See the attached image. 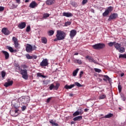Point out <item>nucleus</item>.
Instances as JSON below:
<instances>
[{
    "label": "nucleus",
    "mask_w": 126,
    "mask_h": 126,
    "mask_svg": "<svg viewBox=\"0 0 126 126\" xmlns=\"http://www.w3.org/2000/svg\"><path fill=\"white\" fill-rule=\"evenodd\" d=\"M57 35L56 37L58 38V41H61L62 40L64 39V38H65V36L66 35L65 34V32L63 31H57Z\"/></svg>",
    "instance_id": "f257e3e1"
},
{
    "label": "nucleus",
    "mask_w": 126,
    "mask_h": 126,
    "mask_svg": "<svg viewBox=\"0 0 126 126\" xmlns=\"http://www.w3.org/2000/svg\"><path fill=\"white\" fill-rule=\"evenodd\" d=\"M18 101L19 103H22V104H24V105H26V104L30 102V97L28 96H23L20 97Z\"/></svg>",
    "instance_id": "f03ea898"
},
{
    "label": "nucleus",
    "mask_w": 126,
    "mask_h": 126,
    "mask_svg": "<svg viewBox=\"0 0 126 126\" xmlns=\"http://www.w3.org/2000/svg\"><path fill=\"white\" fill-rule=\"evenodd\" d=\"M37 49V47L36 46L33 45V46L30 44H27V46L26 47V51L27 53H32L33 51H35Z\"/></svg>",
    "instance_id": "7ed1b4c3"
},
{
    "label": "nucleus",
    "mask_w": 126,
    "mask_h": 126,
    "mask_svg": "<svg viewBox=\"0 0 126 126\" xmlns=\"http://www.w3.org/2000/svg\"><path fill=\"white\" fill-rule=\"evenodd\" d=\"M92 47L94 50H102L106 47V45L104 43H99L93 45Z\"/></svg>",
    "instance_id": "20e7f679"
},
{
    "label": "nucleus",
    "mask_w": 126,
    "mask_h": 126,
    "mask_svg": "<svg viewBox=\"0 0 126 126\" xmlns=\"http://www.w3.org/2000/svg\"><path fill=\"white\" fill-rule=\"evenodd\" d=\"M20 74L22 75V78L25 79V80H27L28 79V72H27V69H21L20 71Z\"/></svg>",
    "instance_id": "39448f33"
},
{
    "label": "nucleus",
    "mask_w": 126,
    "mask_h": 126,
    "mask_svg": "<svg viewBox=\"0 0 126 126\" xmlns=\"http://www.w3.org/2000/svg\"><path fill=\"white\" fill-rule=\"evenodd\" d=\"M12 41H13L14 42L15 48H16V49H20V44L18 43V39H17V38H16L15 36H13L12 37Z\"/></svg>",
    "instance_id": "423d86ee"
},
{
    "label": "nucleus",
    "mask_w": 126,
    "mask_h": 126,
    "mask_svg": "<svg viewBox=\"0 0 126 126\" xmlns=\"http://www.w3.org/2000/svg\"><path fill=\"white\" fill-rule=\"evenodd\" d=\"M49 65V62L47 59H43L40 63V66H48Z\"/></svg>",
    "instance_id": "0eeeda50"
},
{
    "label": "nucleus",
    "mask_w": 126,
    "mask_h": 126,
    "mask_svg": "<svg viewBox=\"0 0 126 126\" xmlns=\"http://www.w3.org/2000/svg\"><path fill=\"white\" fill-rule=\"evenodd\" d=\"M118 17V14L116 13L111 14L108 19V21H111V20H113L114 19H116Z\"/></svg>",
    "instance_id": "6e6552de"
},
{
    "label": "nucleus",
    "mask_w": 126,
    "mask_h": 126,
    "mask_svg": "<svg viewBox=\"0 0 126 126\" xmlns=\"http://www.w3.org/2000/svg\"><path fill=\"white\" fill-rule=\"evenodd\" d=\"M77 33V32H76V30H72L71 31H70V38L71 39H73L74 38V36L76 35Z\"/></svg>",
    "instance_id": "1a4fd4ad"
},
{
    "label": "nucleus",
    "mask_w": 126,
    "mask_h": 126,
    "mask_svg": "<svg viewBox=\"0 0 126 126\" xmlns=\"http://www.w3.org/2000/svg\"><path fill=\"white\" fill-rule=\"evenodd\" d=\"M2 33L4 35H9L10 34V32L6 28H4L1 30Z\"/></svg>",
    "instance_id": "9d476101"
},
{
    "label": "nucleus",
    "mask_w": 126,
    "mask_h": 126,
    "mask_svg": "<svg viewBox=\"0 0 126 126\" xmlns=\"http://www.w3.org/2000/svg\"><path fill=\"white\" fill-rule=\"evenodd\" d=\"M18 28L19 29H24L25 27H26V23L25 22H22L18 26Z\"/></svg>",
    "instance_id": "9b49d317"
},
{
    "label": "nucleus",
    "mask_w": 126,
    "mask_h": 126,
    "mask_svg": "<svg viewBox=\"0 0 126 126\" xmlns=\"http://www.w3.org/2000/svg\"><path fill=\"white\" fill-rule=\"evenodd\" d=\"M38 5V4L35 1H32L30 4V7L31 8H35L36 6Z\"/></svg>",
    "instance_id": "f8f14e48"
},
{
    "label": "nucleus",
    "mask_w": 126,
    "mask_h": 126,
    "mask_svg": "<svg viewBox=\"0 0 126 126\" xmlns=\"http://www.w3.org/2000/svg\"><path fill=\"white\" fill-rule=\"evenodd\" d=\"M63 16H65V17H72L73 14L70 12H63Z\"/></svg>",
    "instance_id": "ddd939ff"
},
{
    "label": "nucleus",
    "mask_w": 126,
    "mask_h": 126,
    "mask_svg": "<svg viewBox=\"0 0 126 126\" xmlns=\"http://www.w3.org/2000/svg\"><path fill=\"white\" fill-rule=\"evenodd\" d=\"M2 53L5 56V60H8L9 59V53L5 51H2Z\"/></svg>",
    "instance_id": "4468645a"
},
{
    "label": "nucleus",
    "mask_w": 126,
    "mask_h": 126,
    "mask_svg": "<svg viewBox=\"0 0 126 126\" xmlns=\"http://www.w3.org/2000/svg\"><path fill=\"white\" fill-rule=\"evenodd\" d=\"M12 84H13V81H10L8 82L5 83V84H4V86L6 88L8 87V86H11Z\"/></svg>",
    "instance_id": "2eb2a0df"
},
{
    "label": "nucleus",
    "mask_w": 126,
    "mask_h": 126,
    "mask_svg": "<svg viewBox=\"0 0 126 126\" xmlns=\"http://www.w3.org/2000/svg\"><path fill=\"white\" fill-rule=\"evenodd\" d=\"M55 3V0H47L46 1V4L47 5H52Z\"/></svg>",
    "instance_id": "dca6fc26"
},
{
    "label": "nucleus",
    "mask_w": 126,
    "mask_h": 126,
    "mask_svg": "<svg viewBox=\"0 0 126 126\" xmlns=\"http://www.w3.org/2000/svg\"><path fill=\"white\" fill-rule=\"evenodd\" d=\"M49 123L52 125V126H59V124L56 123V120L54 121L53 120H51L49 121Z\"/></svg>",
    "instance_id": "f3484780"
},
{
    "label": "nucleus",
    "mask_w": 126,
    "mask_h": 126,
    "mask_svg": "<svg viewBox=\"0 0 126 126\" xmlns=\"http://www.w3.org/2000/svg\"><path fill=\"white\" fill-rule=\"evenodd\" d=\"M75 122L81 121L82 120V117L81 116H77L73 119Z\"/></svg>",
    "instance_id": "a211bd4d"
},
{
    "label": "nucleus",
    "mask_w": 126,
    "mask_h": 126,
    "mask_svg": "<svg viewBox=\"0 0 126 126\" xmlns=\"http://www.w3.org/2000/svg\"><path fill=\"white\" fill-rule=\"evenodd\" d=\"M121 44L116 43L114 44V47L116 49V50H120V48H121Z\"/></svg>",
    "instance_id": "6ab92c4d"
},
{
    "label": "nucleus",
    "mask_w": 126,
    "mask_h": 126,
    "mask_svg": "<svg viewBox=\"0 0 126 126\" xmlns=\"http://www.w3.org/2000/svg\"><path fill=\"white\" fill-rule=\"evenodd\" d=\"M73 87H74V84H72L70 85V86L66 85L64 86V88H65V89H71V88H73Z\"/></svg>",
    "instance_id": "aec40b11"
},
{
    "label": "nucleus",
    "mask_w": 126,
    "mask_h": 126,
    "mask_svg": "<svg viewBox=\"0 0 126 126\" xmlns=\"http://www.w3.org/2000/svg\"><path fill=\"white\" fill-rule=\"evenodd\" d=\"M113 9H114V7L113 6L108 7L105 10H106L109 13L113 11Z\"/></svg>",
    "instance_id": "412c9836"
},
{
    "label": "nucleus",
    "mask_w": 126,
    "mask_h": 126,
    "mask_svg": "<svg viewBox=\"0 0 126 126\" xmlns=\"http://www.w3.org/2000/svg\"><path fill=\"white\" fill-rule=\"evenodd\" d=\"M104 77L105 78H103V80H104V81H107V79L108 80V81L109 82H111V81H112V79H111V78L110 77H109L108 76V75H104Z\"/></svg>",
    "instance_id": "4be33fe9"
},
{
    "label": "nucleus",
    "mask_w": 126,
    "mask_h": 126,
    "mask_svg": "<svg viewBox=\"0 0 126 126\" xmlns=\"http://www.w3.org/2000/svg\"><path fill=\"white\" fill-rule=\"evenodd\" d=\"M47 42L48 40L46 37H43L41 38V42L43 43V44H47Z\"/></svg>",
    "instance_id": "5701e85b"
},
{
    "label": "nucleus",
    "mask_w": 126,
    "mask_h": 126,
    "mask_svg": "<svg viewBox=\"0 0 126 126\" xmlns=\"http://www.w3.org/2000/svg\"><path fill=\"white\" fill-rule=\"evenodd\" d=\"M79 115H81V112L78 111H76L73 114V117H76V116H79Z\"/></svg>",
    "instance_id": "b1692460"
},
{
    "label": "nucleus",
    "mask_w": 126,
    "mask_h": 126,
    "mask_svg": "<svg viewBox=\"0 0 126 126\" xmlns=\"http://www.w3.org/2000/svg\"><path fill=\"white\" fill-rule=\"evenodd\" d=\"M114 116V114L112 113H109L104 116L105 119H109V118H112Z\"/></svg>",
    "instance_id": "393cba45"
},
{
    "label": "nucleus",
    "mask_w": 126,
    "mask_h": 126,
    "mask_svg": "<svg viewBox=\"0 0 126 126\" xmlns=\"http://www.w3.org/2000/svg\"><path fill=\"white\" fill-rule=\"evenodd\" d=\"M6 48L8 50H9V52H10V53H14V50H13V48L12 47H11V46H7L6 47Z\"/></svg>",
    "instance_id": "a878e982"
},
{
    "label": "nucleus",
    "mask_w": 126,
    "mask_h": 126,
    "mask_svg": "<svg viewBox=\"0 0 126 126\" xmlns=\"http://www.w3.org/2000/svg\"><path fill=\"white\" fill-rule=\"evenodd\" d=\"M74 63H78L79 64H81L82 63V62L81 61V60H80V59H75L74 60Z\"/></svg>",
    "instance_id": "bb28decb"
},
{
    "label": "nucleus",
    "mask_w": 126,
    "mask_h": 126,
    "mask_svg": "<svg viewBox=\"0 0 126 126\" xmlns=\"http://www.w3.org/2000/svg\"><path fill=\"white\" fill-rule=\"evenodd\" d=\"M78 70H79V68H77L76 70H74L73 72V76H76L77 74V72H78Z\"/></svg>",
    "instance_id": "cd10ccee"
},
{
    "label": "nucleus",
    "mask_w": 126,
    "mask_h": 126,
    "mask_svg": "<svg viewBox=\"0 0 126 126\" xmlns=\"http://www.w3.org/2000/svg\"><path fill=\"white\" fill-rule=\"evenodd\" d=\"M119 52L120 53H125V51H126V49L124 47H120L119 49L118 50Z\"/></svg>",
    "instance_id": "c85d7f7f"
},
{
    "label": "nucleus",
    "mask_w": 126,
    "mask_h": 126,
    "mask_svg": "<svg viewBox=\"0 0 126 126\" xmlns=\"http://www.w3.org/2000/svg\"><path fill=\"white\" fill-rule=\"evenodd\" d=\"M119 59H126V54H120L119 56Z\"/></svg>",
    "instance_id": "c756f323"
},
{
    "label": "nucleus",
    "mask_w": 126,
    "mask_h": 126,
    "mask_svg": "<svg viewBox=\"0 0 126 126\" xmlns=\"http://www.w3.org/2000/svg\"><path fill=\"white\" fill-rule=\"evenodd\" d=\"M26 57L28 60H32V59H33V56H30L29 54H26Z\"/></svg>",
    "instance_id": "7c9ffc66"
},
{
    "label": "nucleus",
    "mask_w": 126,
    "mask_h": 126,
    "mask_svg": "<svg viewBox=\"0 0 126 126\" xmlns=\"http://www.w3.org/2000/svg\"><path fill=\"white\" fill-rule=\"evenodd\" d=\"M60 87V83H56V86H54V90H58Z\"/></svg>",
    "instance_id": "2f4dec72"
},
{
    "label": "nucleus",
    "mask_w": 126,
    "mask_h": 126,
    "mask_svg": "<svg viewBox=\"0 0 126 126\" xmlns=\"http://www.w3.org/2000/svg\"><path fill=\"white\" fill-rule=\"evenodd\" d=\"M106 98V95L105 94H101L100 95L99 97H98V99L99 100H101L102 99H105Z\"/></svg>",
    "instance_id": "473e14b6"
},
{
    "label": "nucleus",
    "mask_w": 126,
    "mask_h": 126,
    "mask_svg": "<svg viewBox=\"0 0 126 126\" xmlns=\"http://www.w3.org/2000/svg\"><path fill=\"white\" fill-rule=\"evenodd\" d=\"M110 13L107 12L106 10H105V11H104V12H103L102 13V16H104V17H106L107 16V15H108V14H109Z\"/></svg>",
    "instance_id": "72a5a7b5"
},
{
    "label": "nucleus",
    "mask_w": 126,
    "mask_h": 126,
    "mask_svg": "<svg viewBox=\"0 0 126 126\" xmlns=\"http://www.w3.org/2000/svg\"><path fill=\"white\" fill-rule=\"evenodd\" d=\"M5 74H6V73H5V71H2L1 72V75L2 78H4L5 76Z\"/></svg>",
    "instance_id": "f704fd0d"
},
{
    "label": "nucleus",
    "mask_w": 126,
    "mask_h": 126,
    "mask_svg": "<svg viewBox=\"0 0 126 126\" xmlns=\"http://www.w3.org/2000/svg\"><path fill=\"white\" fill-rule=\"evenodd\" d=\"M17 7V6H16L14 4H11V6H10V8L11 9H13V8H16Z\"/></svg>",
    "instance_id": "c9c22d12"
},
{
    "label": "nucleus",
    "mask_w": 126,
    "mask_h": 126,
    "mask_svg": "<svg viewBox=\"0 0 126 126\" xmlns=\"http://www.w3.org/2000/svg\"><path fill=\"white\" fill-rule=\"evenodd\" d=\"M54 33H55V32L53 30H50L48 32L49 36H53V35H54Z\"/></svg>",
    "instance_id": "e433bc0d"
},
{
    "label": "nucleus",
    "mask_w": 126,
    "mask_h": 126,
    "mask_svg": "<svg viewBox=\"0 0 126 126\" xmlns=\"http://www.w3.org/2000/svg\"><path fill=\"white\" fill-rule=\"evenodd\" d=\"M77 86V87H82V85L78 82H75L74 86Z\"/></svg>",
    "instance_id": "4c0bfd02"
},
{
    "label": "nucleus",
    "mask_w": 126,
    "mask_h": 126,
    "mask_svg": "<svg viewBox=\"0 0 126 126\" xmlns=\"http://www.w3.org/2000/svg\"><path fill=\"white\" fill-rule=\"evenodd\" d=\"M89 62H90L91 63H97V61L94 60V59H93V58H92V59L89 60Z\"/></svg>",
    "instance_id": "58836bf2"
},
{
    "label": "nucleus",
    "mask_w": 126,
    "mask_h": 126,
    "mask_svg": "<svg viewBox=\"0 0 126 126\" xmlns=\"http://www.w3.org/2000/svg\"><path fill=\"white\" fill-rule=\"evenodd\" d=\"M12 106L15 109H18V108H19V106H18V105H17V104H16V103L12 104Z\"/></svg>",
    "instance_id": "ea45409f"
},
{
    "label": "nucleus",
    "mask_w": 126,
    "mask_h": 126,
    "mask_svg": "<svg viewBox=\"0 0 126 126\" xmlns=\"http://www.w3.org/2000/svg\"><path fill=\"white\" fill-rule=\"evenodd\" d=\"M115 42H110L108 43V46H109V47H113L114 45L115 46Z\"/></svg>",
    "instance_id": "a19ab883"
},
{
    "label": "nucleus",
    "mask_w": 126,
    "mask_h": 126,
    "mask_svg": "<svg viewBox=\"0 0 126 126\" xmlns=\"http://www.w3.org/2000/svg\"><path fill=\"white\" fill-rule=\"evenodd\" d=\"M71 5H72V6H74V7H77L78 6L77 3L75 2H72Z\"/></svg>",
    "instance_id": "79ce46f5"
},
{
    "label": "nucleus",
    "mask_w": 126,
    "mask_h": 126,
    "mask_svg": "<svg viewBox=\"0 0 126 126\" xmlns=\"http://www.w3.org/2000/svg\"><path fill=\"white\" fill-rule=\"evenodd\" d=\"M121 97L122 100H123V101H126V97L125 96V95H124L123 94H121Z\"/></svg>",
    "instance_id": "37998d69"
},
{
    "label": "nucleus",
    "mask_w": 126,
    "mask_h": 126,
    "mask_svg": "<svg viewBox=\"0 0 126 126\" xmlns=\"http://www.w3.org/2000/svg\"><path fill=\"white\" fill-rule=\"evenodd\" d=\"M118 90L119 91L120 93L122 92V89L123 88V87H122V86H121L120 84H119L118 85Z\"/></svg>",
    "instance_id": "c03bdc74"
},
{
    "label": "nucleus",
    "mask_w": 126,
    "mask_h": 126,
    "mask_svg": "<svg viewBox=\"0 0 126 126\" xmlns=\"http://www.w3.org/2000/svg\"><path fill=\"white\" fill-rule=\"evenodd\" d=\"M49 16L50 15L49 14L45 13L43 14V18H48Z\"/></svg>",
    "instance_id": "a18cd8bd"
},
{
    "label": "nucleus",
    "mask_w": 126,
    "mask_h": 126,
    "mask_svg": "<svg viewBox=\"0 0 126 126\" xmlns=\"http://www.w3.org/2000/svg\"><path fill=\"white\" fill-rule=\"evenodd\" d=\"M70 24H71V22L67 21L65 23L64 26H69Z\"/></svg>",
    "instance_id": "49530a36"
},
{
    "label": "nucleus",
    "mask_w": 126,
    "mask_h": 126,
    "mask_svg": "<svg viewBox=\"0 0 126 126\" xmlns=\"http://www.w3.org/2000/svg\"><path fill=\"white\" fill-rule=\"evenodd\" d=\"M30 29H31L30 26H28V27H27L26 30V32H30Z\"/></svg>",
    "instance_id": "de8ad7c7"
},
{
    "label": "nucleus",
    "mask_w": 126,
    "mask_h": 126,
    "mask_svg": "<svg viewBox=\"0 0 126 126\" xmlns=\"http://www.w3.org/2000/svg\"><path fill=\"white\" fill-rule=\"evenodd\" d=\"M50 90H53V89L54 90V84H52L49 87Z\"/></svg>",
    "instance_id": "09e8293b"
},
{
    "label": "nucleus",
    "mask_w": 126,
    "mask_h": 126,
    "mask_svg": "<svg viewBox=\"0 0 126 126\" xmlns=\"http://www.w3.org/2000/svg\"><path fill=\"white\" fill-rule=\"evenodd\" d=\"M94 71H95V72H101V71H102V70H101V69H98V68H94Z\"/></svg>",
    "instance_id": "8fccbe9b"
},
{
    "label": "nucleus",
    "mask_w": 126,
    "mask_h": 126,
    "mask_svg": "<svg viewBox=\"0 0 126 126\" xmlns=\"http://www.w3.org/2000/svg\"><path fill=\"white\" fill-rule=\"evenodd\" d=\"M26 106L23 105V106L21 107L22 111H25L26 110Z\"/></svg>",
    "instance_id": "3c124183"
},
{
    "label": "nucleus",
    "mask_w": 126,
    "mask_h": 126,
    "mask_svg": "<svg viewBox=\"0 0 126 126\" xmlns=\"http://www.w3.org/2000/svg\"><path fill=\"white\" fill-rule=\"evenodd\" d=\"M88 1V0H83L82 4H85L86 3H87Z\"/></svg>",
    "instance_id": "603ef678"
},
{
    "label": "nucleus",
    "mask_w": 126,
    "mask_h": 126,
    "mask_svg": "<svg viewBox=\"0 0 126 126\" xmlns=\"http://www.w3.org/2000/svg\"><path fill=\"white\" fill-rule=\"evenodd\" d=\"M51 99H52V97H49L48 98H47V99L46 100V102L50 103V101H51Z\"/></svg>",
    "instance_id": "864d4df0"
},
{
    "label": "nucleus",
    "mask_w": 126,
    "mask_h": 126,
    "mask_svg": "<svg viewBox=\"0 0 126 126\" xmlns=\"http://www.w3.org/2000/svg\"><path fill=\"white\" fill-rule=\"evenodd\" d=\"M4 10V7L3 6H0V12L3 11Z\"/></svg>",
    "instance_id": "5fc2aeb1"
},
{
    "label": "nucleus",
    "mask_w": 126,
    "mask_h": 126,
    "mask_svg": "<svg viewBox=\"0 0 126 126\" xmlns=\"http://www.w3.org/2000/svg\"><path fill=\"white\" fill-rule=\"evenodd\" d=\"M22 67L23 68H24V69H25V68H28V66L24 64V65H23Z\"/></svg>",
    "instance_id": "6e6d98bb"
},
{
    "label": "nucleus",
    "mask_w": 126,
    "mask_h": 126,
    "mask_svg": "<svg viewBox=\"0 0 126 126\" xmlns=\"http://www.w3.org/2000/svg\"><path fill=\"white\" fill-rule=\"evenodd\" d=\"M92 58V57H90V56H87L86 57V59H88V60H89V61H90V60H91Z\"/></svg>",
    "instance_id": "4d7b16f0"
},
{
    "label": "nucleus",
    "mask_w": 126,
    "mask_h": 126,
    "mask_svg": "<svg viewBox=\"0 0 126 126\" xmlns=\"http://www.w3.org/2000/svg\"><path fill=\"white\" fill-rule=\"evenodd\" d=\"M37 76L38 77H42V74H41V73H38L37 74Z\"/></svg>",
    "instance_id": "13d9d810"
},
{
    "label": "nucleus",
    "mask_w": 126,
    "mask_h": 126,
    "mask_svg": "<svg viewBox=\"0 0 126 126\" xmlns=\"http://www.w3.org/2000/svg\"><path fill=\"white\" fill-rule=\"evenodd\" d=\"M32 59H34V60H36V59H37V56L36 55H34V56H32Z\"/></svg>",
    "instance_id": "bf43d9fd"
},
{
    "label": "nucleus",
    "mask_w": 126,
    "mask_h": 126,
    "mask_svg": "<svg viewBox=\"0 0 126 126\" xmlns=\"http://www.w3.org/2000/svg\"><path fill=\"white\" fill-rule=\"evenodd\" d=\"M18 111H19V109H16L15 110V114L18 113Z\"/></svg>",
    "instance_id": "052dcab7"
},
{
    "label": "nucleus",
    "mask_w": 126,
    "mask_h": 126,
    "mask_svg": "<svg viewBox=\"0 0 126 126\" xmlns=\"http://www.w3.org/2000/svg\"><path fill=\"white\" fill-rule=\"evenodd\" d=\"M82 74H83V71H82L80 73V74H79L80 76H81Z\"/></svg>",
    "instance_id": "680f3d73"
},
{
    "label": "nucleus",
    "mask_w": 126,
    "mask_h": 126,
    "mask_svg": "<svg viewBox=\"0 0 126 126\" xmlns=\"http://www.w3.org/2000/svg\"><path fill=\"white\" fill-rule=\"evenodd\" d=\"M17 3H20V0H16Z\"/></svg>",
    "instance_id": "e2e57ef3"
},
{
    "label": "nucleus",
    "mask_w": 126,
    "mask_h": 126,
    "mask_svg": "<svg viewBox=\"0 0 126 126\" xmlns=\"http://www.w3.org/2000/svg\"><path fill=\"white\" fill-rule=\"evenodd\" d=\"M85 112L86 113L88 111H89V109H87V108H85L84 110Z\"/></svg>",
    "instance_id": "0e129e2a"
},
{
    "label": "nucleus",
    "mask_w": 126,
    "mask_h": 126,
    "mask_svg": "<svg viewBox=\"0 0 126 126\" xmlns=\"http://www.w3.org/2000/svg\"><path fill=\"white\" fill-rule=\"evenodd\" d=\"M124 75H125V73H122L121 74V77H123V76H124Z\"/></svg>",
    "instance_id": "69168bd1"
},
{
    "label": "nucleus",
    "mask_w": 126,
    "mask_h": 126,
    "mask_svg": "<svg viewBox=\"0 0 126 126\" xmlns=\"http://www.w3.org/2000/svg\"><path fill=\"white\" fill-rule=\"evenodd\" d=\"M54 41L55 42H57V41H59V39H58V38L57 37V38L55 39L54 40Z\"/></svg>",
    "instance_id": "338daca9"
},
{
    "label": "nucleus",
    "mask_w": 126,
    "mask_h": 126,
    "mask_svg": "<svg viewBox=\"0 0 126 126\" xmlns=\"http://www.w3.org/2000/svg\"><path fill=\"white\" fill-rule=\"evenodd\" d=\"M41 77H42L43 78H46V76H45L44 75H41Z\"/></svg>",
    "instance_id": "774afa93"
}]
</instances>
